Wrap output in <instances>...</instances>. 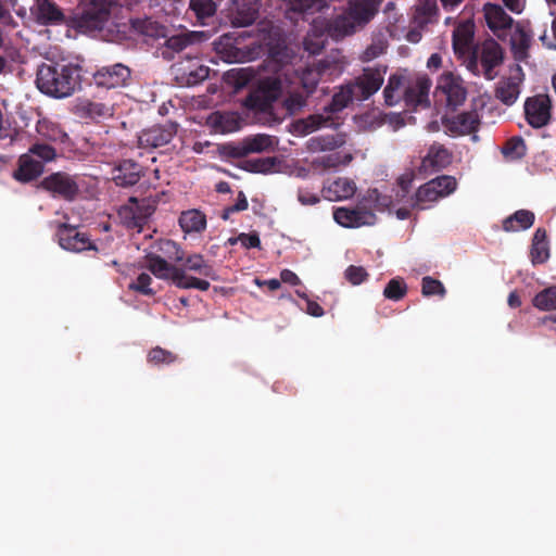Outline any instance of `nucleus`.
<instances>
[{
    "mask_svg": "<svg viewBox=\"0 0 556 556\" xmlns=\"http://www.w3.org/2000/svg\"><path fill=\"white\" fill-rule=\"evenodd\" d=\"M35 83L49 97H70L80 85V67L73 64L42 63L37 68Z\"/></svg>",
    "mask_w": 556,
    "mask_h": 556,
    "instance_id": "1",
    "label": "nucleus"
},
{
    "mask_svg": "<svg viewBox=\"0 0 556 556\" xmlns=\"http://www.w3.org/2000/svg\"><path fill=\"white\" fill-rule=\"evenodd\" d=\"M475 23L470 18L459 22L452 33V48L455 56L467 71L475 76H480L479 45L475 42Z\"/></svg>",
    "mask_w": 556,
    "mask_h": 556,
    "instance_id": "2",
    "label": "nucleus"
},
{
    "mask_svg": "<svg viewBox=\"0 0 556 556\" xmlns=\"http://www.w3.org/2000/svg\"><path fill=\"white\" fill-rule=\"evenodd\" d=\"M147 268L159 279L170 280L179 289H198L207 291L211 283L207 280L190 276L184 268L170 264L157 253L146 255Z\"/></svg>",
    "mask_w": 556,
    "mask_h": 556,
    "instance_id": "3",
    "label": "nucleus"
},
{
    "mask_svg": "<svg viewBox=\"0 0 556 556\" xmlns=\"http://www.w3.org/2000/svg\"><path fill=\"white\" fill-rule=\"evenodd\" d=\"M110 17L105 0H80L72 16L73 27L83 33L102 30Z\"/></svg>",
    "mask_w": 556,
    "mask_h": 556,
    "instance_id": "4",
    "label": "nucleus"
},
{
    "mask_svg": "<svg viewBox=\"0 0 556 556\" xmlns=\"http://www.w3.org/2000/svg\"><path fill=\"white\" fill-rule=\"evenodd\" d=\"M38 188L49 193L54 199L73 202L80 193L78 175L67 172H53L43 177Z\"/></svg>",
    "mask_w": 556,
    "mask_h": 556,
    "instance_id": "5",
    "label": "nucleus"
},
{
    "mask_svg": "<svg viewBox=\"0 0 556 556\" xmlns=\"http://www.w3.org/2000/svg\"><path fill=\"white\" fill-rule=\"evenodd\" d=\"M281 93V83L277 78H266L253 87L243 101L248 110L268 112Z\"/></svg>",
    "mask_w": 556,
    "mask_h": 556,
    "instance_id": "6",
    "label": "nucleus"
},
{
    "mask_svg": "<svg viewBox=\"0 0 556 556\" xmlns=\"http://www.w3.org/2000/svg\"><path fill=\"white\" fill-rule=\"evenodd\" d=\"M92 80L99 88L115 89L126 87L131 80V70L123 63L102 66L92 74Z\"/></svg>",
    "mask_w": 556,
    "mask_h": 556,
    "instance_id": "7",
    "label": "nucleus"
},
{
    "mask_svg": "<svg viewBox=\"0 0 556 556\" xmlns=\"http://www.w3.org/2000/svg\"><path fill=\"white\" fill-rule=\"evenodd\" d=\"M178 125L167 122L164 125H154L143 129L138 137V144L141 149H159L168 144L177 134Z\"/></svg>",
    "mask_w": 556,
    "mask_h": 556,
    "instance_id": "8",
    "label": "nucleus"
},
{
    "mask_svg": "<svg viewBox=\"0 0 556 556\" xmlns=\"http://www.w3.org/2000/svg\"><path fill=\"white\" fill-rule=\"evenodd\" d=\"M56 237L61 248L67 251L98 250L87 233L80 232L75 226L65 223L58 226Z\"/></svg>",
    "mask_w": 556,
    "mask_h": 556,
    "instance_id": "9",
    "label": "nucleus"
},
{
    "mask_svg": "<svg viewBox=\"0 0 556 556\" xmlns=\"http://www.w3.org/2000/svg\"><path fill=\"white\" fill-rule=\"evenodd\" d=\"M333 219L342 227L358 228L374 225L376 223V215L372 211L362 205H357L354 208L342 206L333 210Z\"/></svg>",
    "mask_w": 556,
    "mask_h": 556,
    "instance_id": "10",
    "label": "nucleus"
},
{
    "mask_svg": "<svg viewBox=\"0 0 556 556\" xmlns=\"http://www.w3.org/2000/svg\"><path fill=\"white\" fill-rule=\"evenodd\" d=\"M481 63V74L488 79L492 80L496 76L495 67L500 66L504 61V52L501 45L494 39L490 38L479 45L478 62Z\"/></svg>",
    "mask_w": 556,
    "mask_h": 556,
    "instance_id": "11",
    "label": "nucleus"
},
{
    "mask_svg": "<svg viewBox=\"0 0 556 556\" xmlns=\"http://www.w3.org/2000/svg\"><path fill=\"white\" fill-rule=\"evenodd\" d=\"M384 73L386 71H381L380 68L368 67L351 83L357 94V101L369 99L381 88L384 80Z\"/></svg>",
    "mask_w": 556,
    "mask_h": 556,
    "instance_id": "12",
    "label": "nucleus"
},
{
    "mask_svg": "<svg viewBox=\"0 0 556 556\" xmlns=\"http://www.w3.org/2000/svg\"><path fill=\"white\" fill-rule=\"evenodd\" d=\"M525 113L528 123L533 128H542L551 119V101L547 96L528 98L525 103Z\"/></svg>",
    "mask_w": 556,
    "mask_h": 556,
    "instance_id": "13",
    "label": "nucleus"
},
{
    "mask_svg": "<svg viewBox=\"0 0 556 556\" xmlns=\"http://www.w3.org/2000/svg\"><path fill=\"white\" fill-rule=\"evenodd\" d=\"M480 126V116L476 110L458 113L445 121V127L452 134L458 136L472 135V140H477Z\"/></svg>",
    "mask_w": 556,
    "mask_h": 556,
    "instance_id": "14",
    "label": "nucleus"
},
{
    "mask_svg": "<svg viewBox=\"0 0 556 556\" xmlns=\"http://www.w3.org/2000/svg\"><path fill=\"white\" fill-rule=\"evenodd\" d=\"M143 175V167L134 160L127 159L114 167L113 181L118 187L128 188L135 186Z\"/></svg>",
    "mask_w": 556,
    "mask_h": 556,
    "instance_id": "15",
    "label": "nucleus"
},
{
    "mask_svg": "<svg viewBox=\"0 0 556 556\" xmlns=\"http://www.w3.org/2000/svg\"><path fill=\"white\" fill-rule=\"evenodd\" d=\"M431 80L426 75L417 77L414 84L405 87L403 99L408 106H430L429 90Z\"/></svg>",
    "mask_w": 556,
    "mask_h": 556,
    "instance_id": "16",
    "label": "nucleus"
},
{
    "mask_svg": "<svg viewBox=\"0 0 556 556\" xmlns=\"http://www.w3.org/2000/svg\"><path fill=\"white\" fill-rule=\"evenodd\" d=\"M438 89L446 97L447 106L456 109L466 100L467 91L460 78L447 73L442 76Z\"/></svg>",
    "mask_w": 556,
    "mask_h": 556,
    "instance_id": "17",
    "label": "nucleus"
},
{
    "mask_svg": "<svg viewBox=\"0 0 556 556\" xmlns=\"http://www.w3.org/2000/svg\"><path fill=\"white\" fill-rule=\"evenodd\" d=\"M483 12L488 27L498 38H502L503 33L511 28L514 20L500 4L486 3Z\"/></svg>",
    "mask_w": 556,
    "mask_h": 556,
    "instance_id": "18",
    "label": "nucleus"
},
{
    "mask_svg": "<svg viewBox=\"0 0 556 556\" xmlns=\"http://www.w3.org/2000/svg\"><path fill=\"white\" fill-rule=\"evenodd\" d=\"M260 0H233L231 23L236 27L252 25L258 17Z\"/></svg>",
    "mask_w": 556,
    "mask_h": 556,
    "instance_id": "19",
    "label": "nucleus"
},
{
    "mask_svg": "<svg viewBox=\"0 0 556 556\" xmlns=\"http://www.w3.org/2000/svg\"><path fill=\"white\" fill-rule=\"evenodd\" d=\"M45 172L42 162L33 159L31 154L24 153L17 160V167L13 172V178L20 182L27 184L36 180Z\"/></svg>",
    "mask_w": 556,
    "mask_h": 556,
    "instance_id": "20",
    "label": "nucleus"
},
{
    "mask_svg": "<svg viewBox=\"0 0 556 556\" xmlns=\"http://www.w3.org/2000/svg\"><path fill=\"white\" fill-rule=\"evenodd\" d=\"M33 13L41 25H61L65 22L63 11L51 0H36Z\"/></svg>",
    "mask_w": 556,
    "mask_h": 556,
    "instance_id": "21",
    "label": "nucleus"
},
{
    "mask_svg": "<svg viewBox=\"0 0 556 556\" xmlns=\"http://www.w3.org/2000/svg\"><path fill=\"white\" fill-rule=\"evenodd\" d=\"M439 8L437 0H418L414 7L413 24L424 29L428 24L438 22Z\"/></svg>",
    "mask_w": 556,
    "mask_h": 556,
    "instance_id": "22",
    "label": "nucleus"
},
{
    "mask_svg": "<svg viewBox=\"0 0 556 556\" xmlns=\"http://www.w3.org/2000/svg\"><path fill=\"white\" fill-rule=\"evenodd\" d=\"M324 198L329 201H342L352 198L356 192L355 182L346 177H339L323 189Z\"/></svg>",
    "mask_w": 556,
    "mask_h": 556,
    "instance_id": "23",
    "label": "nucleus"
},
{
    "mask_svg": "<svg viewBox=\"0 0 556 556\" xmlns=\"http://www.w3.org/2000/svg\"><path fill=\"white\" fill-rule=\"evenodd\" d=\"M383 0H350L349 10L358 25L368 23L378 13Z\"/></svg>",
    "mask_w": 556,
    "mask_h": 556,
    "instance_id": "24",
    "label": "nucleus"
},
{
    "mask_svg": "<svg viewBox=\"0 0 556 556\" xmlns=\"http://www.w3.org/2000/svg\"><path fill=\"white\" fill-rule=\"evenodd\" d=\"M129 23L135 33L144 37L157 39L166 35V27L151 17H136Z\"/></svg>",
    "mask_w": 556,
    "mask_h": 556,
    "instance_id": "25",
    "label": "nucleus"
},
{
    "mask_svg": "<svg viewBox=\"0 0 556 556\" xmlns=\"http://www.w3.org/2000/svg\"><path fill=\"white\" fill-rule=\"evenodd\" d=\"M180 263V268H184L186 274L187 271H194L200 276L210 278L212 280L217 279V275L214 267L211 264H208L201 254L193 253L189 254L188 256L184 255V261Z\"/></svg>",
    "mask_w": 556,
    "mask_h": 556,
    "instance_id": "26",
    "label": "nucleus"
},
{
    "mask_svg": "<svg viewBox=\"0 0 556 556\" xmlns=\"http://www.w3.org/2000/svg\"><path fill=\"white\" fill-rule=\"evenodd\" d=\"M452 162V153L441 143L430 146L427 155L422 160V167L433 169L444 168Z\"/></svg>",
    "mask_w": 556,
    "mask_h": 556,
    "instance_id": "27",
    "label": "nucleus"
},
{
    "mask_svg": "<svg viewBox=\"0 0 556 556\" xmlns=\"http://www.w3.org/2000/svg\"><path fill=\"white\" fill-rule=\"evenodd\" d=\"M530 45L531 35L518 25L510 37V50L514 59L519 62L526 61L529 58Z\"/></svg>",
    "mask_w": 556,
    "mask_h": 556,
    "instance_id": "28",
    "label": "nucleus"
},
{
    "mask_svg": "<svg viewBox=\"0 0 556 556\" xmlns=\"http://www.w3.org/2000/svg\"><path fill=\"white\" fill-rule=\"evenodd\" d=\"M331 62L329 60H319L316 64L311 67H307L301 77L302 85L306 89L307 92H313L317 87L319 80L323 76L328 74L330 70Z\"/></svg>",
    "mask_w": 556,
    "mask_h": 556,
    "instance_id": "29",
    "label": "nucleus"
},
{
    "mask_svg": "<svg viewBox=\"0 0 556 556\" xmlns=\"http://www.w3.org/2000/svg\"><path fill=\"white\" fill-rule=\"evenodd\" d=\"M356 25H358L357 21L352 16L349 10L348 14H340L330 20L327 28L331 37L339 39L353 34Z\"/></svg>",
    "mask_w": 556,
    "mask_h": 556,
    "instance_id": "30",
    "label": "nucleus"
},
{
    "mask_svg": "<svg viewBox=\"0 0 556 556\" xmlns=\"http://www.w3.org/2000/svg\"><path fill=\"white\" fill-rule=\"evenodd\" d=\"M530 257L533 265L544 264L549 257L547 235L544 228H538L533 235Z\"/></svg>",
    "mask_w": 556,
    "mask_h": 556,
    "instance_id": "31",
    "label": "nucleus"
},
{
    "mask_svg": "<svg viewBox=\"0 0 556 556\" xmlns=\"http://www.w3.org/2000/svg\"><path fill=\"white\" fill-rule=\"evenodd\" d=\"M179 226L186 233L202 232L206 228V216L199 210H188L180 214Z\"/></svg>",
    "mask_w": 556,
    "mask_h": 556,
    "instance_id": "32",
    "label": "nucleus"
},
{
    "mask_svg": "<svg viewBox=\"0 0 556 556\" xmlns=\"http://www.w3.org/2000/svg\"><path fill=\"white\" fill-rule=\"evenodd\" d=\"M405 89V76L399 73L390 75L383 89L384 102L389 106L397 104L403 99Z\"/></svg>",
    "mask_w": 556,
    "mask_h": 556,
    "instance_id": "33",
    "label": "nucleus"
},
{
    "mask_svg": "<svg viewBox=\"0 0 556 556\" xmlns=\"http://www.w3.org/2000/svg\"><path fill=\"white\" fill-rule=\"evenodd\" d=\"M77 112L81 117L99 119L112 116V108L103 102L91 101L89 99L81 100L77 104Z\"/></svg>",
    "mask_w": 556,
    "mask_h": 556,
    "instance_id": "34",
    "label": "nucleus"
},
{
    "mask_svg": "<svg viewBox=\"0 0 556 556\" xmlns=\"http://www.w3.org/2000/svg\"><path fill=\"white\" fill-rule=\"evenodd\" d=\"M535 220L533 212L528 210H518L503 220V229L507 232L526 230L532 227Z\"/></svg>",
    "mask_w": 556,
    "mask_h": 556,
    "instance_id": "35",
    "label": "nucleus"
},
{
    "mask_svg": "<svg viewBox=\"0 0 556 556\" xmlns=\"http://www.w3.org/2000/svg\"><path fill=\"white\" fill-rule=\"evenodd\" d=\"M354 100H357V94L350 83L340 87L332 96L331 102L325 108V111L331 114L341 112Z\"/></svg>",
    "mask_w": 556,
    "mask_h": 556,
    "instance_id": "36",
    "label": "nucleus"
},
{
    "mask_svg": "<svg viewBox=\"0 0 556 556\" xmlns=\"http://www.w3.org/2000/svg\"><path fill=\"white\" fill-rule=\"evenodd\" d=\"M153 251L150 253H157L165 261L173 263H180L184 261V250L170 239L157 240L152 247Z\"/></svg>",
    "mask_w": 556,
    "mask_h": 556,
    "instance_id": "37",
    "label": "nucleus"
},
{
    "mask_svg": "<svg viewBox=\"0 0 556 556\" xmlns=\"http://www.w3.org/2000/svg\"><path fill=\"white\" fill-rule=\"evenodd\" d=\"M188 11L194 15L199 24L206 25L207 20L216 14L217 4L214 0H190Z\"/></svg>",
    "mask_w": 556,
    "mask_h": 556,
    "instance_id": "38",
    "label": "nucleus"
},
{
    "mask_svg": "<svg viewBox=\"0 0 556 556\" xmlns=\"http://www.w3.org/2000/svg\"><path fill=\"white\" fill-rule=\"evenodd\" d=\"M206 35L202 31H189L170 36L166 39L165 46L175 51L180 52L193 42L205 39Z\"/></svg>",
    "mask_w": 556,
    "mask_h": 556,
    "instance_id": "39",
    "label": "nucleus"
},
{
    "mask_svg": "<svg viewBox=\"0 0 556 556\" xmlns=\"http://www.w3.org/2000/svg\"><path fill=\"white\" fill-rule=\"evenodd\" d=\"M36 130L42 139L50 142H65L68 139L67 134L59 125L47 119L38 121Z\"/></svg>",
    "mask_w": 556,
    "mask_h": 556,
    "instance_id": "40",
    "label": "nucleus"
},
{
    "mask_svg": "<svg viewBox=\"0 0 556 556\" xmlns=\"http://www.w3.org/2000/svg\"><path fill=\"white\" fill-rule=\"evenodd\" d=\"M519 92V84L514 79L508 78L498 83L495 90V97L504 104L511 105L516 102Z\"/></svg>",
    "mask_w": 556,
    "mask_h": 556,
    "instance_id": "41",
    "label": "nucleus"
},
{
    "mask_svg": "<svg viewBox=\"0 0 556 556\" xmlns=\"http://www.w3.org/2000/svg\"><path fill=\"white\" fill-rule=\"evenodd\" d=\"M26 153L31 154L33 159L42 162L43 166L46 163L53 162L58 157L56 150L51 144L41 140L31 143Z\"/></svg>",
    "mask_w": 556,
    "mask_h": 556,
    "instance_id": "42",
    "label": "nucleus"
},
{
    "mask_svg": "<svg viewBox=\"0 0 556 556\" xmlns=\"http://www.w3.org/2000/svg\"><path fill=\"white\" fill-rule=\"evenodd\" d=\"M353 160L351 153L333 152L319 157H316L313 162L315 166L323 167L324 169L336 168L339 166H345Z\"/></svg>",
    "mask_w": 556,
    "mask_h": 556,
    "instance_id": "43",
    "label": "nucleus"
},
{
    "mask_svg": "<svg viewBox=\"0 0 556 556\" xmlns=\"http://www.w3.org/2000/svg\"><path fill=\"white\" fill-rule=\"evenodd\" d=\"M442 197V193L434 188L433 181H428L425 185L420 186L416 192L415 201L413 203V207L418 210H425L426 206L422 205L425 202H435Z\"/></svg>",
    "mask_w": 556,
    "mask_h": 556,
    "instance_id": "44",
    "label": "nucleus"
},
{
    "mask_svg": "<svg viewBox=\"0 0 556 556\" xmlns=\"http://www.w3.org/2000/svg\"><path fill=\"white\" fill-rule=\"evenodd\" d=\"M526 142L519 136L509 138L502 148L503 155L510 161L522 159L526 155Z\"/></svg>",
    "mask_w": 556,
    "mask_h": 556,
    "instance_id": "45",
    "label": "nucleus"
},
{
    "mask_svg": "<svg viewBox=\"0 0 556 556\" xmlns=\"http://www.w3.org/2000/svg\"><path fill=\"white\" fill-rule=\"evenodd\" d=\"M342 144L341 140H338L334 136H317L312 137L307 141V150L309 152H321V151H332L339 148Z\"/></svg>",
    "mask_w": 556,
    "mask_h": 556,
    "instance_id": "46",
    "label": "nucleus"
},
{
    "mask_svg": "<svg viewBox=\"0 0 556 556\" xmlns=\"http://www.w3.org/2000/svg\"><path fill=\"white\" fill-rule=\"evenodd\" d=\"M250 153H261L273 149V137L266 134H258L244 139Z\"/></svg>",
    "mask_w": 556,
    "mask_h": 556,
    "instance_id": "47",
    "label": "nucleus"
},
{
    "mask_svg": "<svg viewBox=\"0 0 556 556\" xmlns=\"http://www.w3.org/2000/svg\"><path fill=\"white\" fill-rule=\"evenodd\" d=\"M532 303L540 311L556 309V286L548 287L539 292L533 298Z\"/></svg>",
    "mask_w": 556,
    "mask_h": 556,
    "instance_id": "48",
    "label": "nucleus"
},
{
    "mask_svg": "<svg viewBox=\"0 0 556 556\" xmlns=\"http://www.w3.org/2000/svg\"><path fill=\"white\" fill-rule=\"evenodd\" d=\"M407 285L403 278H392L383 290V296L391 301H400L407 294Z\"/></svg>",
    "mask_w": 556,
    "mask_h": 556,
    "instance_id": "49",
    "label": "nucleus"
},
{
    "mask_svg": "<svg viewBox=\"0 0 556 556\" xmlns=\"http://www.w3.org/2000/svg\"><path fill=\"white\" fill-rule=\"evenodd\" d=\"M421 293L425 296L439 295L443 298L446 290L440 280L426 276L421 280Z\"/></svg>",
    "mask_w": 556,
    "mask_h": 556,
    "instance_id": "50",
    "label": "nucleus"
},
{
    "mask_svg": "<svg viewBox=\"0 0 556 556\" xmlns=\"http://www.w3.org/2000/svg\"><path fill=\"white\" fill-rule=\"evenodd\" d=\"M177 356L170 351L164 350L160 346L153 348L148 353V362L153 365H169L176 361Z\"/></svg>",
    "mask_w": 556,
    "mask_h": 556,
    "instance_id": "51",
    "label": "nucleus"
},
{
    "mask_svg": "<svg viewBox=\"0 0 556 556\" xmlns=\"http://www.w3.org/2000/svg\"><path fill=\"white\" fill-rule=\"evenodd\" d=\"M129 202L135 205L132 207V216L137 225L144 222L154 212V207L146 203V201H139L137 198L131 197Z\"/></svg>",
    "mask_w": 556,
    "mask_h": 556,
    "instance_id": "52",
    "label": "nucleus"
},
{
    "mask_svg": "<svg viewBox=\"0 0 556 556\" xmlns=\"http://www.w3.org/2000/svg\"><path fill=\"white\" fill-rule=\"evenodd\" d=\"M151 283V276L147 273H141L137 277V279L129 285V289L140 294L152 296L155 294V291L152 288H150Z\"/></svg>",
    "mask_w": 556,
    "mask_h": 556,
    "instance_id": "53",
    "label": "nucleus"
},
{
    "mask_svg": "<svg viewBox=\"0 0 556 556\" xmlns=\"http://www.w3.org/2000/svg\"><path fill=\"white\" fill-rule=\"evenodd\" d=\"M326 5V0H292L291 9L294 12L306 13L319 11Z\"/></svg>",
    "mask_w": 556,
    "mask_h": 556,
    "instance_id": "54",
    "label": "nucleus"
},
{
    "mask_svg": "<svg viewBox=\"0 0 556 556\" xmlns=\"http://www.w3.org/2000/svg\"><path fill=\"white\" fill-rule=\"evenodd\" d=\"M430 181L434 182V188L442 193V197L451 194L457 186L456 179L452 176H439Z\"/></svg>",
    "mask_w": 556,
    "mask_h": 556,
    "instance_id": "55",
    "label": "nucleus"
},
{
    "mask_svg": "<svg viewBox=\"0 0 556 556\" xmlns=\"http://www.w3.org/2000/svg\"><path fill=\"white\" fill-rule=\"evenodd\" d=\"M274 165L275 159L273 157L256 159L248 161L245 169L253 173H267Z\"/></svg>",
    "mask_w": 556,
    "mask_h": 556,
    "instance_id": "56",
    "label": "nucleus"
},
{
    "mask_svg": "<svg viewBox=\"0 0 556 556\" xmlns=\"http://www.w3.org/2000/svg\"><path fill=\"white\" fill-rule=\"evenodd\" d=\"M345 278L352 283V285H361L368 278V273L366 269L362 266H354L351 265L345 270Z\"/></svg>",
    "mask_w": 556,
    "mask_h": 556,
    "instance_id": "57",
    "label": "nucleus"
},
{
    "mask_svg": "<svg viewBox=\"0 0 556 556\" xmlns=\"http://www.w3.org/2000/svg\"><path fill=\"white\" fill-rule=\"evenodd\" d=\"M222 151L225 155L233 159H242L249 155L247 144L244 141L241 144H225L223 146Z\"/></svg>",
    "mask_w": 556,
    "mask_h": 556,
    "instance_id": "58",
    "label": "nucleus"
},
{
    "mask_svg": "<svg viewBox=\"0 0 556 556\" xmlns=\"http://www.w3.org/2000/svg\"><path fill=\"white\" fill-rule=\"evenodd\" d=\"M210 75V68L205 65H200L195 70L190 71L187 74V84L197 85L205 80Z\"/></svg>",
    "mask_w": 556,
    "mask_h": 556,
    "instance_id": "59",
    "label": "nucleus"
},
{
    "mask_svg": "<svg viewBox=\"0 0 556 556\" xmlns=\"http://www.w3.org/2000/svg\"><path fill=\"white\" fill-rule=\"evenodd\" d=\"M248 200L243 191H239L237 201L233 205H230L224 210L223 218L227 219L229 214L245 211L248 208Z\"/></svg>",
    "mask_w": 556,
    "mask_h": 556,
    "instance_id": "60",
    "label": "nucleus"
},
{
    "mask_svg": "<svg viewBox=\"0 0 556 556\" xmlns=\"http://www.w3.org/2000/svg\"><path fill=\"white\" fill-rule=\"evenodd\" d=\"M298 201L302 205H315L320 202V197L312 192L308 188L298 189Z\"/></svg>",
    "mask_w": 556,
    "mask_h": 556,
    "instance_id": "61",
    "label": "nucleus"
},
{
    "mask_svg": "<svg viewBox=\"0 0 556 556\" xmlns=\"http://www.w3.org/2000/svg\"><path fill=\"white\" fill-rule=\"evenodd\" d=\"M238 239L245 249L261 248V239L257 232L240 233Z\"/></svg>",
    "mask_w": 556,
    "mask_h": 556,
    "instance_id": "62",
    "label": "nucleus"
},
{
    "mask_svg": "<svg viewBox=\"0 0 556 556\" xmlns=\"http://www.w3.org/2000/svg\"><path fill=\"white\" fill-rule=\"evenodd\" d=\"M554 15V20L552 22V33L553 36L549 37L544 30V33L540 36V40L548 49H556V12L552 13Z\"/></svg>",
    "mask_w": 556,
    "mask_h": 556,
    "instance_id": "63",
    "label": "nucleus"
},
{
    "mask_svg": "<svg viewBox=\"0 0 556 556\" xmlns=\"http://www.w3.org/2000/svg\"><path fill=\"white\" fill-rule=\"evenodd\" d=\"M280 281L289 283L291 286H298L301 283L300 278L295 273L290 269H282L280 273Z\"/></svg>",
    "mask_w": 556,
    "mask_h": 556,
    "instance_id": "64",
    "label": "nucleus"
}]
</instances>
